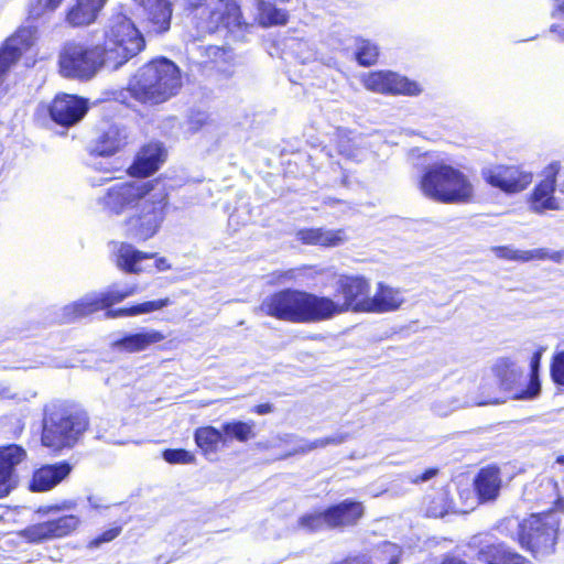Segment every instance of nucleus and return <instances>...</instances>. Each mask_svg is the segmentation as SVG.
Here are the masks:
<instances>
[{
	"mask_svg": "<svg viewBox=\"0 0 564 564\" xmlns=\"http://www.w3.org/2000/svg\"><path fill=\"white\" fill-rule=\"evenodd\" d=\"M370 280L361 274H341L336 281L334 296L285 288L264 297L261 314L292 324H313L329 321L347 312L366 313Z\"/></svg>",
	"mask_w": 564,
	"mask_h": 564,
	"instance_id": "1",
	"label": "nucleus"
},
{
	"mask_svg": "<svg viewBox=\"0 0 564 564\" xmlns=\"http://www.w3.org/2000/svg\"><path fill=\"white\" fill-rule=\"evenodd\" d=\"M137 293H139V286L137 284H131L123 289H119L117 284H112L102 292L87 294L65 305L62 311V322L68 324L104 310L107 311L106 316L110 318L138 316L160 311L172 303L169 297H162L126 307L112 308L116 304L123 302L126 299Z\"/></svg>",
	"mask_w": 564,
	"mask_h": 564,
	"instance_id": "2",
	"label": "nucleus"
},
{
	"mask_svg": "<svg viewBox=\"0 0 564 564\" xmlns=\"http://www.w3.org/2000/svg\"><path fill=\"white\" fill-rule=\"evenodd\" d=\"M182 86L181 68L167 57L156 56L138 69L127 90L139 104L158 106L175 97Z\"/></svg>",
	"mask_w": 564,
	"mask_h": 564,
	"instance_id": "3",
	"label": "nucleus"
},
{
	"mask_svg": "<svg viewBox=\"0 0 564 564\" xmlns=\"http://www.w3.org/2000/svg\"><path fill=\"white\" fill-rule=\"evenodd\" d=\"M90 427L88 412L67 402L51 404L44 411L41 444L53 454L74 448Z\"/></svg>",
	"mask_w": 564,
	"mask_h": 564,
	"instance_id": "4",
	"label": "nucleus"
},
{
	"mask_svg": "<svg viewBox=\"0 0 564 564\" xmlns=\"http://www.w3.org/2000/svg\"><path fill=\"white\" fill-rule=\"evenodd\" d=\"M417 187L427 199L445 205L467 204L475 197V188L468 175L444 161L424 167Z\"/></svg>",
	"mask_w": 564,
	"mask_h": 564,
	"instance_id": "5",
	"label": "nucleus"
},
{
	"mask_svg": "<svg viewBox=\"0 0 564 564\" xmlns=\"http://www.w3.org/2000/svg\"><path fill=\"white\" fill-rule=\"evenodd\" d=\"M187 15L198 36L245 32L249 23L239 0H189Z\"/></svg>",
	"mask_w": 564,
	"mask_h": 564,
	"instance_id": "6",
	"label": "nucleus"
},
{
	"mask_svg": "<svg viewBox=\"0 0 564 564\" xmlns=\"http://www.w3.org/2000/svg\"><path fill=\"white\" fill-rule=\"evenodd\" d=\"M100 45L107 58L108 69L118 70L147 47L143 33L124 14L112 15L102 29Z\"/></svg>",
	"mask_w": 564,
	"mask_h": 564,
	"instance_id": "7",
	"label": "nucleus"
},
{
	"mask_svg": "<svg viewBox=\"0 0 564 564\" xmlns=\"http://www.w3.org/2000/svg\"><path fill=\"white\" fill-rule=\"evenodd\" d=\"M57 65L62 76L79 80H89L101 69H108L100 42L76 40L62 45Z\"/></svg>",
	"mask_w": 564,
	"mask_h": 564,
	"instance_id": "8",
	"label": "nucleus"
},
{
	"mask_svg": "<svg viewBox=\"0 0 564 564\" xmlns=\"http://www.w3.org/2000/svg\"><path fill=\"white\" fill-rule=\"evenodd\" d=\"M366 514L362 501L347 498L322 510L306 512L297 519V525L308 533L323 530L345 531L357 527Z\"/></svg>",
	"mask_w": 564,
	"mask_h": 564,
	"instance_id": "9",
	"label": "nucleus"
},
{
	"mask_svg": "<svg viewBox=\"0 0 564 564\" xmlns=\"http://www.w3.org/2000/svg\"><path fill=\"white\" fill-rule=\"evenodd\" d=\"M143 204L126 218L127 236L137 242H144L159 234L166 218L170 205L169 188L161 182Z\"/></svg>",
	"mask_w": 564,
	"mask_h": 564,
	"instance_id": "10",
	"label": "nucleus"
},
{
	"mask_svg": "<svg viewBox=\"0 0 564 564\" xmlns=\"http://www.w3.org/2000/svg\"><path fill=\"white\" fill-rule=\"evenodd\" d=\"M557 527L546 516L531 514L517 531L519 545L533 556L554 553L557 543Z\"/></svg>",
	"mask_w": 564,
	"mask_h": 564,
	"instance_id": "11",
	"label": "nucleus"
},
{
	"mask_svg": "<svg viewBox=\"0 0 564 564\" xmlns=\"http://www.w3.org/2000/svg\"><path fill=\"white\" fill-rule=\"evenodd\" d=\"M159 178L145 182L127 181L108 187L100 198L102 208L111 215H121L127 209L138 207L159 187Z\"/></svg>",
	"mask_w": 564,
	"mask_h": 564,
	"instance_id": "12",
	"label": "nucleus"
},
{
	"mask_svg": "<svg viewBox=\"0 0 564 564\" xmlns=\"http://www.w3.org/2000/svg\"><path fill=\"white\" fill-rule=\"evenodd\" d=\"M82 524L78 514H64L54 519L26 525L17 532L18 536L29 544H42L48 541L65 539L77 531Z\"/></svg>",
	"mask_w": 564,
	"mask_h": 564,
	"instance_id": "13",
	"label": "nucleus"
},
{
	"mask_svg": "<svg viewBox=\"0 0 564 564\" xmlns=\"http://www.w3.org/2000/svg\"><path fill=\"white\" fill-rule=\"evenodd\" d=\"M364 87L372 93L387 96H419L423 89L421 85L392 70H372L361 79Z\"/></svg>",
	"mask_w": 564,
	"mask_h": 564,
	"instance_id": "14",
	"label": "nucleus"
},
{
	"mask_svg": "<svg viewBox=\"0 0 564 564\" xmlns=\"http://www.w3.org/2000/svg\"><path fill=\"white\" fill-rule=\"evenodd\" d=\"M484 181L505 194H517L533 182V173L519 164H496L481 172Z\"/></svg>",
	"mask_w": 564,
	"mask_h": 564,
	"instance_id": "15",
	"label": "nucleus"
},
{
	"mask_svg": "<svg viewBox=\"0 0 564 564\" xmlns=\"http://www.w3.org/2000/svg\"><path fill=\"white\" fill-rule=\"evenodd\" d=\"M89 110L87 98L67 93H58L47 105V113L56 126L68 129L79 123Z\"/></svg>",
	"mask_w": 564,
	"mask_h": 564,
	"instance_id": "16",
	"label": "nucleus"
},
{
	"mask_svg": "<svg viewBox=\"0 0 564 564\" xmlns=\"http://www.w3.org/2000/svg\"><path fill=\"white\" fill-rule=\"evenodd\" d=\"M560 171L561 163L558 161H553L545 166L543 171L544 177L535 184L528 197L530 208L533 212L543 213L562 208L554 196Z\"/></svg>",
	"mask_w": 564,
	"mask_h": 564,
	"instance_id": "17",
	"label": "nucleus"
},
{
	"mask_svg": "<svg viewBox=\"0 0 564 564\" xmlns=\"http://www.w3.org/2000/svg\"><path fill=\"white\" fill-rule=\"evenodd\" d=\"M28 457L25 448L19 444L0 446V499L10 495L17 487V467Z\"/></svg>",
	"mask_w": 564,
	"mask_h": 564,
	"instance_id": "18",
	"label": "nucleus"
},
{
	"mask_svg": "<svg viewBox=\"0 0 564 564\" xmlns=\"http://www.w3.org/2000/svg\"><path fill=\"white\" fill-rule=\"evenodd\" d=\"M142 25L149 36L165 34L171 29L173 4L170 0H147Z\"/></svg>",
	"mask_w": 564,
	"mask_h": 564,
	"instance_id": "19",
	"label": "nucleus"
},
{
	"mask_svg": "<svg viewBox=\"0 0 564 564\" xmlns=\"http://www.w3.org/2000/svg\"><path fill=\"white\" fill-rule=\"evenodd\" d=\"M72 469L67 460L42 465L33 471L29 488L32 492L48 491L66 479Z\"/></svg>",
	"mask_w": 564,
	"mask_h": 564,
	"instance_id": "20",
	"label": "nucleus"
},
{
	"mask_svg": "<svg viewBox=\"0 0 564 564\" xmlns=\"http://www.w3.org/2000/svg\"><path fill=\"white\" fill-rule=\"evenodd\" d=\"M108 0H73L65 10V22L72 28H84L95 23Z\"/></svg>",
	"mask_w": 564,
	"mask_h": 564,
	"instance_id": "21",
	"label": "nucleus"
},
{
	"mask_svg": "<svg viewBox=\"0 0 564 564\" xmlns=\"http://www.w3.org/2000/svg\"><path fill=\"white\" fill-rule=\"evenodd\" d=\"M501 471L496 465L481 467L473 481V488L479 502L496 500L501 489Z\"/></svg>",
	"mask_w": 564,
	"mask_h": 564,
	"instance_id": "22",
	"label": "nucleus"
},
{
	"mask_svg": "<svg viewBox=\"0 0 564 564\" xmlns=\"http://www.w3.org/2000/svg\"><path fill=\"white\" fill-rule=\"evenodd\" d=\"M404 303L400 289L378 282L375 294L368 296L366 313L383 314L398 311Z\"/></svg>",
	"mask_w": 564,
	"mask_h": 564,
	"instance_id": "23",
	"label": "nucleus"
},
{
	"mask_svg": "<svg viewBox=\"0 0 564 564\" xmlns=\"http://www.w3.org/2000/svg\"><path fill=\"white\" fill-rule=\"evenodd\" d=\"M295 237L302 245L323 248L338 247L348 240L344 228L332 230L323 227L302 228L296 231Z\"/></svg>",
	"mask_w": 564,
	"mask_h": 564,
	"instance_id": "24",
	"label": "nucleus"
},
{
	"mask_svg": "<svg viewBox=\"0 0 564 564\" xmlns=\"http://www.w3.org/2000/svg\"><path fill=\"white\" fill-rule=\"evenodd\" d=\"M477 560L481 564H532L529 558L503 542L481 546L477 552Z\"/></svg>",
	"mask_w": 564,
	"mask_h": 564,
	"instance_id": "25",
	"label": "nucleus"
},
{
	"mask_svg": "<svg viewBox=\"0 0 564 564\" xmlns=\"http://www.w3.org/2000/svg\"><path fill=\"white\" fill-rule=\"evenodd\" d=\"M155 258V252H144L132 245L122 242L116 253V265L128 274H140L143 272L141 262Z\"/></svg>",
	"mask_w": 564,
	"mask_h": 564,
	"instance_id": "26",
	"label": "nucleus"
},
{
	"mask_svg": "<svg viewBox=\"0 0 564 564\" xmlns=\"http://www.w3.org/2000/svg\"><path fill=\"white\" fill-rule=\"evenodd\" d=\"M165 339V335L160 330H149L134 334H128L116 340V347L123 352H139L145 350L152 345L159 344Z\"/></svg>",
	"mask_w": 564,
	"mask_h": 564,
	"instance_id": "27",
	"label": "nucleus"
},
{
	"mask_svg": "<svg viewBox=\"0 0 564 564\" xmlns=\"http://www.w3.org/2000/svg\"><path fill=\"white\" fill-rule=\"evenodd\" d=\"M124 144L121 128L111 124L104 129L94 141L91 153L97 156H111Z\"/></svg>",
	"mask_w": 564,
	"mask_h": 564,
	"instance_id": "28",
	"label": "nucleus"
},
{
	"mask_svg": "<svg viewBox=\"0 0 564 564\" xmlns=\"http://www.w3.org/2000/svg\"><path fill=\"white\" fill-rule=\"evenodd\" d=\"M162 163V152L156 148H145L133 160L127 172L132 177L144 178L155 173Z\"/></svg>",
	"mask_w": 564,
	"mask_h": 564,
	"instance_id": "29",
	"label": "nucleus"
},
{
	"mask_svg": "<svg viewBox=\"0 0 564 564\" xmlns=\"http://www.w3.org/2000/svg\"><path fill=\"white\" fill-rule=\"evenodd\" d=\"M545 351V347H538L530 358V371H529V381L523 389L516 391L512 394V399L514 400H531L536 398L541 392V381H540V368L542 356Z\"/></svg>",
	"mask_w": 564,
	"mask_h": 564,
	"instance_id": "30",
	"label": "nucleus"
},
{
	"mask_svg": "<svg viewBox=\"0 0 564 564\" xmlns=\"http://www.w3.org/2000/svg\"><path fill=\"white\" fill-rule=\"evenodd\" d=\"M194 441L204 456L216 454L220 446H226L223 427L212 425L199 426L194 431Z\"/></svg>",
	"mask_w": 564,
	"mask_h": 564,
	"instance_id": "31",
	"label": "nucleus"
},
{
	"mask_svg": "<svg viewBox=\"0 0 564 564\" xmlns=\"http://www.w3.org/2000/svg\"><path fill=\"white\" fill-rule=\"evenodd\" d=\"M492 372L497 379L500 390L510 392L514 389L521 377V370L509 357L498 358L492 366Z\"/></svg>",
	"mask_w": 564,
	"mask_h": 564,
	"instance_id": "32",
	"label": "nucleus"
},
{
	"mask_svg": "<svg viewBox=\"0 0 564 564\" xmlns=\"http://www.w3.org/2000/svg\"><path fill=\"white\" fill-rule=\"evenodd\" d=\"M256 9L258 23L263 28L285 25L289 22L288 11L279 8L272 1L258 0Z\"/></svg>",
	"mask_w": 564,
	"mask_h": 564,
	"instance_id": "33",
	"label": "nucleus"
},
{
	"mask_svg": "<svg viewBox=\"0 0 564 564\" xmlns=\"http://www.w3.org/2000/svg\"><path fill=\"white\" fill-rule=\"evenodd\" d=\"M208 65L212 70L224 77L234 73V54L230 47L212 45L207 47Z\"/></svg>",
	"mask_w": 564,
	"mask_h": 564,
	"instance_id": "34",
	"label": "nucleus"
},
{
	"mask_svg": "<svg viewBox=\"0 0 564 564\" xmlns=\"http://www.w3.org/2000/svg\"><path fill=\"white\" fill-rule=\"evenodd\" d=\"M221 426L226 445L232 441L247 443L250 440H253L257 435L256 423L253 421L245 422L235 420L225 422Z\"/></svg>",
	"mask_w": 564,
	"mask_h": 564,
	"instance_id": "35",
	"label": "nucleus"
},
{
	"mask_svg": "<svg viewBox=\"0 0 564 564\" xmlns=\"http://www.w3.org/2000/svg\"><path fill=\"white\" fill-rule=\"evenodd\" d=\"M380 47L377 43L361 36L355 37L354 58L361 67H371L379 61Z\"/></svg>",
	"mask_w": 564,
	"mask_h": 564,
	"instance_id": "36",
	"label": "nucleus"
},
{
	"mask_svg": "<svg viewBox=\"0 0 564 564\" xmlns=\"http://www.w3.org/2000/svg\"><path fill=\"white\" fill-rule=\"evenodd\" d=\"M424 513L429 518H442L452 509V499L447 490H441L423 498Z\"/></svg>",
	"mask_w": 564,
	"mask_h": 564,
	"instance_id": "37",
	"label": "nucleus"
},
{
	"mask_svg": "<svg viewBox=\"0 0 564 564\" xmlns=\"http://www.w3.org/2000/svg\"><path fill=\"white\" fill-rule=\"evenodd\" d=\"M550 378L556 387L564 388V349L552 355L550 360Z\"/></svg>",
	"mask_w": 564,
	"mask_h": 564,
	"instance_id": "38",
	"label": "nucleus"
},
{
	"mask_svg": "<svg viewBox=\"0 0 564 564\" xmlns=\"http://www.w3.org/2000/svg\"><path fill=\"white\" fill-rule=\"evenodd\" d=\"M163 459L171 465L195 463V455L185 448H166L162 452Z\"/></svg>",
	"mask_w": 564,
	"mask_h": 564,
	"instance_id": "39",
	"label": "nucleus"
},
{
	"mask_svg": "<svg viewBox=\"0 0 564 564\" xmlns=\"http://www.w3.org/2000/svg\"><path fill=\"white\" fill-rule=\"evenodd\" d=\"M64 0H31L29 15L36 19L47 12L55 11Z\"/></svg>",
	"mask_w": 564,
	"mask_h": 564,
	"instance_id": "40",
	"label": "nucleus"
},
{
	"mask_svg": "<svg viewBox=\"0 0 564 564\" xmlns=\"http://www.w3.org/2000/svg\"><path fill=\"white\" fill-rule=\"evenodd\" d=\"M522 259H523V262H530V261H534V260H539V261L552 260L554 262H560L563 259V252H561V251L550 252L545 248H539V249L523 251Z\"/></svg>",
	"mask_w": 564,
	"mask_h": 564,
	"instance_id": "41",
	"label": "nucleus"
},
{
	"mask_svg": "<svg viewBox=\"0 0 564 564\" xmlns=\"http://www.w3.org/2000/svg\"><path fill=\"white\" fill-rule=\"evenodd\" d=\"M121 532H122V525L121 524L113 525V527L102 531L101 533H99L95 538H93L87 543V547L88 549H96V547L100 546L102 543L111 542L116 538H118L121 534Z\"/></svg>",
	"mask_w": 564,
	"mask_h": 564,
	"instance_id": "42",
	"label": "nucleus"
},
{
	"mask_svg": "<svg viewBox=\"0 0 564 564\" xmlns=\"http://www.w3.org/2000/svg\"><path fill=\"white\" fill-rule=\"evenodd\" d=\"M347 438H348V434H336L333 436L321 437V438L314 440L313 442L307 444L306 449L312 451V449H316V448L326 447L329 445H339V444L344 443Z\"/></svg>",
	"mask_w": 564,
	"mask_h": 564,
	"instance_id": "43",
	"label": "nucleus"
},
{
	"mask_svg": "<svg viewBox=\"0 0 564 564\" xmlns=\"http://www.w3.org/2000/svg\"><path fill=\"white\" fill-rule=\"evenodd\" d=\"M554 15L558 17V22L551 26V31L564 41V0H556L554 4Z\"/></svg>",
	"mask_w": 564,
	"mask_h": 564,
	"instance_id": "44",
	"label": "nucleus"
},
{
	"mask_svg": "<svg viewBox=\"0 0 564 564\" xmlns=\"http://www.w3.org/2000/svg\"><path fill=\"white\" fill-rule=\"evenodd\" d=\"M495 254L503 260L523 262V251L514 250L508 246H498L494 249Z\"/></svg>",
	"mask_w": 564,
	"mask_h": 564,
	"instance_id": "45",
	"label": "nucleus"
},
{
	"mask_svg": "<svg viewBox=\"0 0 564 564\" xmlns=\"http://www.w3.org/2000/svg\"><path fill=\"white\" fill-rule=\"evenodd\" d=\"M334 564H373V562L371 557L366 554H357L346 556ZM388 564H399V558L397 556H392Z\"/></svg>",
	"mask_w": 564,
	"mask_h": 564,
	"instance_id": "46",
	"label": "nucleus"
},
{
	"mask_svg": "<svg viewBox=\"0 0 564 564\" xmlns=\"http://www.w3.org/2000/svg\"><path fill=\"white\" fill-rule=\"evenodd\" d=\"M297 278L299 270L293 268L274 272L272 279L275 284H288L295 283L297 281Z\"/></svg>",
	"mask_w": 564,
	"mask_h": 564,
	"instance_id": "47",
	"label": "nucleus"
},
{
	"mask_svg": "<svg viewBox=\"0 0 564 564\" xmlns=\"http://www.w3.org/2000/svg\"><path fill=\"white\" fill-rule=\"evenodd\" d=\"M440 473H441V469L438 467H436V466L429 467V468L424 469L422 473L416 474L413 477H411L410 482L412 485H420V484L426 482V481L431 480L432 478L438 476Z\"/></svg>",
	"mask_w": 564,
	"mask_h": 564,
	"instance_id": "48",
	"label": "nucleus"
},
{
	"mask_svg": "<svg viewBox=\"0 0 564 564\" xmlns=\"http://www.w3.org/2000/svg\"><path fill=\"white\" fill-rule=\"evenodd\" d=\"M75 506H76V503L74 501H63L62 503H58V505L47 506L43 512L44 513H56V512H61L64 510L73 509V508H75Z\"/></svg>",
	"mask_w": 564,
	"mask_h": 564,
	"instance_id": "49",
	"label": "nucleus"
},
{
	"mask_svg": "<svg viewBox=\"0 0 564 564\" xmlns=\"http://www.w3.org/2000/svg\"><path fill=\"white\" fill-rule=\"evenodd\" d=\"M153 259L154 267L159 272L169 271L171 269V264L165 257H159L158 253L155 252V258Z\"/></svg>",
	"mask_w": 564,
	"mask_h": 564,
	"instance_id": "50",
	"label": "nucleus"
},
{
	"mask_svg": "<svg viewBox=\"0 0 564 564\" xmlns=\"http://www.w3.org/2000/svg\"><path fill=\"white\" fill-rule=\"evenodd\" d=\"M272 410H273V406L270 403H260L252 408V412L260 414V415L268 414V413L272 412Z\"/></svg>",
	"mask_w": 564,
	"mask_h": 564,
	"instance_id": "51",
	"label": "nucleus"
},
{
	"mask_svg": "<svg viewBox=\"0 0 564 564\" xmlns=\"http://www.w3.org/2000/svg\"><path fill=\"white\" fill-rule=\"evenodd\" d=\"M440 564H467V563L458 556L445 555Z\"/></svg>",
	"mask_w": 564,
	"mask_h": 564,
	"instance_id": "52",
	"label": "nucleus"
},
{
	"mask_svg": "<svg viewBox=\"0 0 564 564\" xmlns=\"http://www.w3.org/2000/svg\"><path fill=\"white\" fill-rule=\"evenodd\" d=\"M343 203H344L343 199L335 198V197H326L323 200V204L326 205V206H335V205L343 204Z\"/></svg>",
	"mask_w": 564,
	"mask_h": 564,
	"instance_id": "53",
	"label": "nucleus"
}]
</instances>
